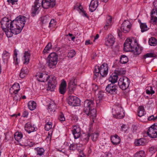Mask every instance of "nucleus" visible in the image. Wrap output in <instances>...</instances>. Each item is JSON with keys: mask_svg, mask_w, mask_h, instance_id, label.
Returning <instances> with one entry per match:
<instances>
[{"mask_svg": "<svg viewBox=\"0 0 157 157\" xmlns=\"http://www.w3.org/2000/svg\"><path fill=\"white\" fill-rule=\"evenodd\" d=\"M26 17L20 16L12 21L8 17H5L1 20V27L8 37L17 34L21 32L25 25Z\"/></svg>", "mask_w": 157, "mask_h": 157, "instance_id": "f257e3e1", "label": "nucleus"}, {"mask_svg": "<svg viewBox=\"0 0 157 157\" xmlns=\"http://www.w3.org/2000/svg\"><path fill=\"white\" fill-rule=\"evenodd\" d=\"M124 51L132 52L135 55H138L141 53L142 47L138 45L136 40L134 38H128L125 41L124 44Z\"/></svg>", "mask_w": 157, "mask_h": 157, "instance_id": "f03ea898", "label": "nucleus"}, {"mask_svg": "<svg viewBox=\"0 0 157 157\" xmlns=\"http://www.w3.org/2000/svg\"><path fill=\"white\" fill-rule=\"evenodd\" d=\"M40 2L39 0H36L34 5L32 6L31 13L32 16L34 17L38 13L39 8L42 6L44 9H47L49 8H53L56 4V0H42Z\"/></svg>", "mask_w": 157, "mask_h": 157, "instance_id": "7ed1b4c3", "label": "nucleus"}, {"mask_svg": "<svg viewBox=\"0 0 157 157\" xmlns=\"http://www.w3.org/2000/svg\"><path fill=\"white\" fill-rule=\"evenodd\" d=\"M94 105L93 100H86L84 101L83 111L86 114L92 119H94L96 116V111L93 108Z\"/></svg>", "mask_w": 157, "mask_h": 157, "instance_id": "20e7f679", "label": "nucleus"}, {"mask_svg": "<svg viewBox=\"0 0 157 157\" xmlns=\"http://www.w3.org/2000/svg\"><path fill=\"white\" fill-rule=\"evenodd\" d=\"M112 112L113 116L118 119H121L124 116V112L121 105L116 104L113 106Z\"/></svg>", "mask_w": 157, "mask_h": 157, "instance_id": "39448f33", "label": "nucleus"}, {"mask_svg": "<svg viewBox=\"0 0 157 157\" xmlns=\"http://www.w3.org/2000/svg\"><path fill=\"white\" fill-rule=\"evenodd\" d=\"M58 56L55 53H52L50 54L48 57L47 64L50 68H54L57 63Z\"/></svg>", "mask_w": 157, "mask_h": 157, "instance_id": "423d86ee", "label": "nucleus"}, {"mask_svg": "<svg viewBox=\"0 0 157 157\" xmlns=\"http://www.w3.org/2000/svg\"><path fill=\"white\" fill-rule=\"evenodd\" d=\"M131 25L128 20L124 21L121 25V28L118 29V33L119 36L121 37L122 32L126 33L128 32L130 30Z\"/></svg>", "mask_w": 157, "mask_h": 157, "instance_id": "0eeeda50", "label": "nucleus"}, {"mask_svg": "<svg viewBox=\"0 0 157 157\" xmlns=\"http://www.w3.org/2000/svg\"><path fill=\"white\" fill-rule=\"evenodd\" d=\"M130 82V80L127 77H122L119 79L118 85L121 89L124 90L128 87Z\"/></svg>", "mask_w": 157, "mask_h": 157, "instance_id": "6e6552de", "label": "nucleus"}, {"mask_svg": "<svg viewBox=\"0 0 157 157\" xmlns=\"http://www.w3.org/2000/svg\"><path fill=\"white\" fill-rule=\"evenodd\" d=\"M147 134L150 137H157V123H154L148 129Z\"/></svg>", "mask_w": 157, "mask_h": 157, "instance_id": "1a4fd4ad", "label": "nucleus"}, {"mask_svg": "<svg viewBox=\"0 0 157 157\" xmlns=\"http://www.w3.org/2000/svg\"><path fill=\"white\" fill-rule=\"evenodd\" d=\"M153 4L156 8L153 9L152 10L151 14V23L155 25H156L157 23V1H154Z\"/></svg>", "mask_w": 157, "mask_h": 157, "instance_id": "9d476101", "label": "nucleus"}, {"mask_svg": "<svg viewBox=\"0 0 157 157\" xmlns=\"http://www.w3.org/2000/svg\"><path fill=\"white\" fill-rule=\"evenodd\" d=\"M80 99L76 96H69L67 99L68 104L73 106H78L80 103Z\"/></svg>", "mask_w": 157, "mask_h": 157, "instance_id": "9b49d317", "label": "nucleus"}, {"mask_svg": "<svg viewBox=\"0 0 157 157\" xmlns=\"http://www.w3.org/2000/svg\"><path fill=\"white\" fill-rule=\"evenodd\" d=\"M117 86L115 84L110 83L106 86L105 91L108 94H114L117 93Z\"/></svg>", "mask_w": 157, "mask_h": 157, "instance_id": "f8f14e48", "label": "nucleus"}, {"mask_svg": "<svg viewBox=\"0 0 157 157\" xmlns=\"http://www.w3.org/2000/svg\"><path fill=\"white\" fill-rule=\"evenodd\" d=\"M56 79V78L55 77L53 76L52 77L51 79L49 80L48 82L47 89L48 90H50L51 91H54L56 85L57 84Z\"/></svg>", "mask_w": 157, "mask_h": 157, "instance_id": "ddd939ff", "label": "nucleus"}, {"mask_svg": "<svg viewBox=\"0 0 157 157\" xmlns=\"http://www.w3.org/2000/svg\"><path fill=\"white\" fill-rule=\"evenodd\" d=\"M100 74L103 77H105L107 74L108 71V65L103 63L100 67Z\"/></svg>", "mask_w": 157, "mask_h": 157, "instance_id": "4468645a", "label": "nucleus"}, {"mask_svg": "<svg viewBox=\"0 0 157 157\" xmlns=\"http://www.w3.org/2000/svg\"><path fill=\"white\" fill-rule=\"evenodd\" d=\"M37 79L39 81L44 82L47 81L49 78V76L48 74L44 72L39 73L36 75Z\"/></svg>", "mask_w": 157, "mask_h": 157, "instance_id": "2eb2a0df", "label": "nucleus"}, {"mask_svg": "<svg viewBox=\"0 0 157 157\" xmlns=\"http://www.w3.org/2000/svg\"><path fill=\"white\" fill-rule=\"evenodd\" d=\"M20 90V85L17 83H15L10 89L9 91L11 94H16Z\"/></svg>", "mask_w": 157, "mask_h": 157, "instance_id": "dca6fc26", "label": "nucleus"}, {"mask_svg": "<svg viewBox=\"0 0 157 157\" xmlns=\"http://www.w3.org/2000/svg\"><path fill=\"white\" fill-rule=\"evenodd\" d=\"M98 0H92L89 6V10L91 12L95 11L98 6Z\"/></svg>", "mask_w": 157, "mask_h": 157, "instance_id": "f3484780", "label": "nucleus"}, {"mask_svg": "<svg viewBox=\"0 0 157 157\" xmlns=\"http://www.w3.org/2000/svg\"><path fill=\"white\" fill-rule=\"evenodd\" d=\"M72 133L75 139L78 138L81 135L80 128L76 126H74L73 128Z\"/></svg>", "mask_w": 157, "mask_h": 157, "instance_id": "a211bd4d", "label": "nucleus"}, {"mask_svg": "<svg viewBox=\"0 0 157 157\" xmlns=\"http://www.w3.org/2000/svg\"><path fill=\"white\" fill-rule=\"evenodd\" d=\"M115 42V38L112 35H110L106 38L105 44L107 46L109 47L113 45Z\"/></svg>", "mask_w": 157, "mask_h": 157, "instance_id": "6ab92c4d", "label": "nucleus"}, {"mask_svg": "<svg viewBox=\"0 0 157 157\" xmlns=\"http://www.w3.org/2000/svg\"><path fill=\"white\" fill-rule=\"evenodd\" d=\"M75 77H72L69 80L68 83V87L70 90H71L73 91L76 88V84L75 82Z\"/></svg>", "mask_w": 157, "mask_h": 157, "instance_id": "aec40b11", "label": "nucleus"}, {"mask_svg": "<svg viewBox=\"0 0 157 157\" xmlns=\"http://www.w3.org/2000/svg\"><path fill=\"white\" fill-rule=\"evenodd\" d=\"M25 129L29 133H30L31 132L36 131L35 128L31 125L29 122L25 124Z\"/></svg>", "mask_w": 157, "mask_h": 157, "instance_id": "412c9836", "label": "nucleus"}, {"mask_svg": "<svg viewBox=\"0 0 157 157\" xmlns=\"http://www.w3.org/2000/svg\"><path fill=\"white\" fill-rule=\"evenodd\" d=\"M111 140L112 143L115 145H117L120 144L121 142L120 137L117 135H115L112 136Z\"/></svg>", "mask_w": 157, "mask_h": 157, "instance_id": "4be33fe9", "label": "nucleus"}, {"mask_svg": "<svg viewBox=\"0 0 157 157\" xmlns=\"http://www.w3.org/2000/svg\"><path fill=\"white\" fill-rule=\"evenodd\" d=\"M67 84L66 81L63 80L59 88V92L61 94H64L66 91Z\"/></svg>", "mask_w": 157, "mask_h": 157, "instance_id": "5701e85b", "label": "nucleus"}, {"mask_svg": "<svg viewBox=\"0 0 157 157\" xmlns=\"http://www.w3.org/2000/svg\"><path fill=\"white\" fill-rule=\"evenodd\" d=\"M118 76L115 73H113L110 76L109 78V81L111 82V83L114 84L117 80Z\"/></svg>", "mask_w": 157, "mask_h": 157, "instance_id": "b1692460", "label": "nucleus"}, {"mask_svg": "<svg viewBox=\"0 0 157 157\" xmlns=\"http://www.w3.org/2000/svg\"><path fill=\"white\" fill-rule=\"evenodd\" d=\"M36 155L42 157L44 155L45 150L42 147H37L34 149Z\"/></svg>", "mask_w": 157, "mask_h": 157, "instance_id": "393cba45", "label": "nucleus"}, {"mask_svg": "<svg viewBox=\"0 0 157 157\" xmlns=\"http://www.w3.org/2000/svg\"><path fill=\"white\" fill-rule=\"evenodd\" d=\"M30 56V54L29 52L26 51L25 52L23 59L24 60L23 62L24 64H27L29 63Z\"/></svg>", "mask_w": 157, "mask_h": 157, "instance_id": "a878e982", "label": "nucleus"}, {"mask_svg": "<svg viewBox=\"0 0 157 157\" xmlns=\"http://www.w3.org/2000/svg\"><path fill=\"white\" fill-rule=\"evenodd\" d=\"M90 137L89 134H82L81 135V140L83 142V144H86L88 141Z\"/></svg>", "mask_w": 157, "mask_h": 157, "instance_id": "bb28decb", "label": "nucleus"}, {"mask_svg": "<svg viewBox=\"0 0 157 157\" xmlns=\"http://www.w3.org/2000/svg\"><path fill=\"white\" fill-rule=\"evenodd\" d=\"M103 94L101 92H99L98 94V97L96 98V102L97 106H100V103L102 101V99L103 97Z\"/></svg>", "mask_w": 157, "mask_h": 157, "instance_id": "cd10ccee", "label": "nucleus"}, {"mask_svg": "<svg viewBox=\"0 0 157 157\" xmlns=\"http://www.w3.org/2000/svg\"><path fill=\"white\" fill-rule=\"evenodd\" d=\"M56 106L53 101H51L48 106V110L50 112H54L56 109Z\"/></svg>", "mask_w": 157, "mask_h": 157, "instance_id": "c85d7f7f", "label": "nucleus"}, {"mask_svg": "<svg viewBox=\"0 0 157 157\" xmlns=\"http://www.w3.org/2000/svg\"><path fill=\"white\" fill-rule=\"evenodd\" d=\"M138 114L140 117H141L146 114L144 107L143 106H140L138 109Z\"/></svg>", "mask_w": 157, "mask_h": 157, "instance_id": "c756f323", "label": "nucleus"}, {"mask_svg": "<svg viewBox=\"0 0 157 157\" xmlns=\"http://www.w3.org/2000/svg\"><path fill=\"white\" fill-rule=\"evenodd\" d=\"M28 70L26 67L22 68L21 71L19 76L20 78H23L25 75L28 74Z\"/></svg>", "mask_w": 157, "mask_h": 157, "instance_id": "7c9ffc66", "label": "nucleus"}, {"mask_svg": "<svg viewBox=\"0 0 157 157\" xmlns=\"http://www.w3.org/2000/svg\"><path fill=\"white\" fill-rule=\"evenodd\" d=\"M29 108L31 110L35 109L36 107V103L34 101H30L28 103Z\"/></svg>", "mask_w": 157, "mask_h": 157, "instance_id": "2f4dec72", "label": "nucleus"}, {"mask_svg": "<svg viewBox=\"0 0 157 157\" xmlns=\"http://www.w3.org/2000/svg\"><path fill=\"white\" fill-rule=\"evenodd\" d=\"M10 56V54L8 52L6 51H4L2 54V57L4 62L7 61L9 59Z\"/></svg>", "mask_w": 157, "mask_h": 157, "instance_id": "473e14b6", "label": "nucleus"}, {"mask_svg": "<svg viewBox=\"0 0 157 157\" xmlns=\"http://www.w3.org/2000/svg\"><path fill=\"white\" fill-rule=\"evenodd\" d=\"M140 27L141 29V32L143 33L147 31L149 28L147 27V25L146 23L140 22Z\"/></svg>", "mask_w": 157, "mask_h": 157, "instance_id": "72a5a7b5", "label": "nucleus"}, {"mask_svg": "<svg viewBox=\"0 0 157 157\" xmlns=\"http://www.w3.org/2000/svg\"><path fill=\"white\" fill-rule=\"evenodd\" d=\"M146 140L144 138H141L137 140L135 142L136 145L137 146L144 145L145 144Z\"/></svg>", "mask_w": 157, "mask_h": 157, "instance_id": "f704fd0d", "label": "nucleus"}, {"mask_svg": "<svg viewBox=\"0 0 157 157\" xmlns=\"http://www.w3.org/2000/svg\"><path fill=\"white\" fill-rule=\"evenodd\" d=\"M117 74V75H123L126 73V71L124 68H117L115 71L114 72Z\"/></svg>", "mask_w": 157, "mask_h": 157, "instance_id": "c9c22d12", "label": "nucleus"}, {"mask_svg": "<svg viewBox=\"0 0 157 157\" xmlns=\"http://www.w3.org/2000/svg\"><path fill=\"white\" fill-rule=\"evenodd\" d=\"M149 44L151 46H155L157 44V40L154 37H151L149 40Z\"/></svg>", "mask_w": 157, "mask_h": 157, "instance_id": "e433bc0d", "label": "nucleus"}, {"mask_svg": "<svg viewBox=\"0 0 157 157\" xmlns=\"http://www.w3.org/2000/svg\"><path fill=\"white\" fill-rule=\"evenodd\" d=\"M52 45L51 43L49 42L45 47L43 51V53H48V52L52 49Z\"/></svg>", "mask_w": 157, "mask_h": 157, "instance_id": "4c0bfd02", "label": "nucleus"}, {"mask_svg": "<svg viewBox=\"0 0 157 157\" xmlns=\"http://www.w3.org/2000/svg\"><path fill=\"white\" fill-rule=\"evenodd\" d=\"M112 19V18L111 17L109 16H108L107 17L106 24L104 26V28L105 29H107L109 26L111 25Z\"/></svg>", "mask_w": 157, "mask_h": 157, "instance_id": "58836bf2", "label": "nucleus"}, {"mask_svg": "<svg viewBox=\"0 0 157 157\" xmlns=\"http://www.w3.org/2000/svg\"><path fill=\"white\" fill-rule=\"evenodd\" d=\"M23 135L21 133L17 132L15 133L14 134V137L16 140L17 141H19V140H21L22 138Z\"/></svg>", "mask_w": 157, "mask_h": 157, "instance_id": "ea45409f", "label": "nucleus"}, {"mask_svg": "<svg viewBox=\"0 0 157 157\" xmlns=\"http://www.w3.org/2000/svg\"><path fill=\"white\" fill-rule=\"evenodd\" d=\"M128 58L124 55H122L120 58V62L121 63L125 64L128 61Z\"/></svg>", "mask_w": 157, "mask_h": 157, "instance_id": "a19ab883", "label": "nucleus"}, {"mask_svg": "<svg viewBox=\"0 0 157 157\" xmlns=\"http://www.w3.org/2000/svg\"><path fill=\"white\" fill-rule=\"evenodd\" d=\"M99 134L98 133H92L90 135L91 137V139L93 141H95L96 140Z\"/></svg>", "mask_w": 157, "mask_h": 157, "instance_id": "79ce46f5", "label": "nucleus"}, {"mask_svg": "<svg viewBox=\"0 0 157 157\" xmlns=\"http://www.w3.org/2000/svg\"><path fill=\"white\" fill-rule=\"evenodd\" d=\"M52 123L51 122H47L45 126V130L46 131H49L52 128Z\"/></svg>", "mask_w": 157, "mask_h": 157, "instance_id": "37998d69", "label": "nucleus"}, {"mask_svg": "<svg viewBox=\"0 0 157 157\" xmlns=\"http://www.w3.org/2000/svg\"><path fill=\"white\" fill-rule=\"evenodd\" d=\"M146 93L147 94H152L155 93V91L153 90L151 86H148L146 90Z\"/></svg>", "mask_w": 157, "mask_h": 157, "instance_id": "c03bdc74", "label": "nucleus"}, {"mask_svg": "<svg viewBox=\"0 0 157 157\" xmlns=\"http://www.w3.org/2000/svg\"><path fill=\"white\" fill-rule=\"evenodd\" d=\"M75 51L74 50H71L68 52V57L72 58L75 56Z\"/></svg>", "mask_w": 157, "mask_h": 157, "instance_id": "a18cd8bd", "label": "nucleus"}, {"mask_svg": "<svg viewBox=\"0 0 157 157\" xmlns=\"http://www.w3.org/2000/svg\"><path fill=\"white\" fill-rule=\"evenodd\" d=\"M157 151V147L156 146H152L149 148V151L152 154L155 153Z\"/></svg>", "mask_w": 157, "mask_h": 157, "instance_id": "49530a36", "label": "nucleus"}, {"mask_svg": "<svg viewBox=\"0 0 157 157\" xmlns=\"http://www.w3.org/2000/svg\"><path fill=\"white\" fill-rule=\"evenodd\" d=\"M137 157H145V152L143 151H140L136 154Z\"/></svg>", "mask_w": 157, "mask_h": 157, "instance_id": "de8ad7c7", "label": "nucleus"}, {"mask_svg": "<svg viewBox=\"0 0 157 157\" xmlns=\"http://www.w3.org/2000/svg\"><path fill=\"white\" fill-rule=\"evenodd\" d=\"M155 54L153 53H148L144 56V58L146 59L147 57H155Z\"/></svg>", "mask_w": 157, "mask_h": 157, "instance_id": "09e8293b", "label": "nucleus"}, {"mask_svg": "<svg viewBox=\"0 0 157 157\" xmlns=\"http://www.w3.org/2000/svg\"><path fill=\"white\" fill-rule=\"evenodd\" d=\"M48 18H49V17L47 16L44 17L42 20V23L43 24H45L48 22L49 20V19H48Z\"/></svg>", "mask_w": 157, "mask_h": 157, "instance_id": "8fccbe9b", "label": "nucleus"}, {"mask_svg": "<svg viewBox=\"0 0 157 157\" xmlns=\"http://www.w3.org/2000/svg\"><path fill=\"white\" fill-rule=\"evenodd\" d=\"M58 119L61 122L64 121L65 119L64 114L62 113H61Z\"/></svg>", "mask_w": 157, "mask_h": 157, "instance_id": "3c124183", "label": "nucleus"}, {"mask_svg": "<svg viewBox=\"0 0 157 157\" xmlns=\"http://www.w3.org/2000/svg\"><path fill=\"white\" fill-rule=\"evenodd\" d=\"M128 129V127L125 124L122 125L121 126V130L125 132Z\"/></svg>", "mask_w": 157, "mask_h": 157, "instance_id": "603ef678", "label": "nucleus"}, {"mask_svg": "<svg viewBox=\"0 0 157 157\" xmlns=\"http://www.w3.org/2000/svg\"><path fill=\"white\" fill-rule=\"evenodd\" d=\"M77 145L75 144H72L69 146V149L73 151L76 148Z\"/></svg>", "mask_w": 157, "mask_h": 157, "instance_id": "864d4df0", "label": "nucleus"}, {"mask_svg": "<svg viewBox=\"0 0 157 157\" xmlns=\"http://www.w3.org/2000/svg\"><path fill=\"white\" fill-rule=\"evenodd\" d=\"M56 21L54 19H52L51 20L49 23V27H53L55 25Z\"/></svg>", "mask_w": 157, "mask_h": 157, "instance_id": "5fc2aeb1", "label": "nucleus"}, {"mask_svg": "<svg viewBox=\"0 0 157 157\" xmlns=\"http://www.w3.org/2000/svg\"><path fill=\"white\" fill-rule=\"evenodd\" d=\"M138 127L135 125H132V132L133 133H136V131Z\"/></svg>", "mask_w": 157, "mask_h": 157, "instance_id": "6e6d98bb", "label": "nucleus"}, {"mask_svg": "<svg viewBox=\"0 0 157 157\" xmlns=\"http://www.w3.org/2000/svg\"><path fill=\"white\" fill-rule=\"evenodd\" d=\"M93 90L95 91L98 89V86L96 84H94L92 85Z\"/></svg>", "mask_w": 157, "mask_h": 157, "instance_id": "4d7b16f0", "label": "nucleus"}, {"mask_svg": "<svg viewBox=\"0 0 157 157\" xmlns=\"http://www.w3.org/2000/svg\"><path fill=\"white\" fill-rule=\"evenodd\" d=\"M18 0H7L8 3H11L12 5L15 4V2H17Z\"/></svg>", "mask_w": 157, "mask_h": 157, "instance_id": "13d9d810", "label": "nucleus"}, {"mask_svg": "<svg viewBox=\"0 0 157 157\" xmlns=\"http://www.w3.org/2000/svg\"><path fill=\"white\" fill-rule=\"evenodd\" d=\"M100 67L96 65L95 66L94 72H100Z\"/></svg>", "mask_w": 157, "mask_h": 157, "instance_id": "bf43d9fd", "label": "nucleus"}, {"mask_svg": "<svg viewBox=\"0 0 157 157\" xmlns=\"http://www.w3.org/2000/svg\"><path fill=\"white\" fill-rule=\"evenodd\" d=\"M148 120L149 121L155 120V117L154 115H152L149 117L148 118Z\"/></svg>", "mask_w": 157, "mask_h": 157, "instance_id": "052dcab7", "label": "nucleus"}, {"mask_svg": "<svg viewBox=\"0 0 157 157\" xmlns=\"http://www.w3.org/2000/svg\"><path fill=\"white\" fill-rule=\"evenodd\" d=\"M13 59H14V62L15 64H18V59L16 56H14L13 57Z\"/></svg>", "mask_w": 157, "mask_h": 157, "instance_id": "680f3d73", "label": "nucleus"}, {"mask_svg": "<svg viewBox=\"0 0 157 157\" xmlns=\"http://www.w3.org/2000/svg\"><path fill=\"white\" fill-rule=\"evenodd\" d=\"M28 115V112L26 111H24L23 113V116L24 117H26Z\"/></svg>", "mask_w": 157, "mask_h": 157, "instance_id": "e2e57ef3", "label": "nucleus"}, {"mask_svg": "<svg viewBox=\"0 0 157 157\" xmlns=\"http://www.w3.org/2000/svg\"><path fill=\"white\" fill-rule=\"evenodd\" d=\"M94 78H96L98 77V76L99 75V74L100 73V72H94Z\"/></svg>", "mask_w": 157, "mask_h": 157, "instance_id": "0e129e2a", "label": "nucleus"}, {"mask_svg": "<svg viewBox=\"0 0 157 157\" xmlns=\"http://www.w3.org/2000/svg\"><path fill=\"white\" fill-rule=\"evenodd\" d=\"M82 15L87 18L88 17V15L86 13V12L84 10H82Z\"/></svg>", "mask_w": 157, "mask_h": 157, "instance_id": "69168bd1", "label": "nucleus"}, {"mask_svg": "<svg viewBox=\"0 0 157 157\" xmlns=\"http://www.w3.org/2000/svg\"><path fill=\"white\" fill-rule=\"evenodd\" d=\"M52 130H51L48 132V138H51L52 136Z\"/></svg>", "mask_w": 157, "mask_h": 157, "instance_id": "338daca9", "label": "nucleus"}, {"mask_svg": "<svg viewBox=\"0 0 157 157\" xmlns=\"http://www.w3.org/2000/svg\"><path fill=\"white\" fill-rule=\"evenodd\" d=\"M84 155L83 153V152L82 151L80 152V154L79 155V157H84Z\"/></svg>", "mask_w": 157, "mask_h": 157, "instance_id": "774afa93", "label": "nucleus"}]
</instances>
